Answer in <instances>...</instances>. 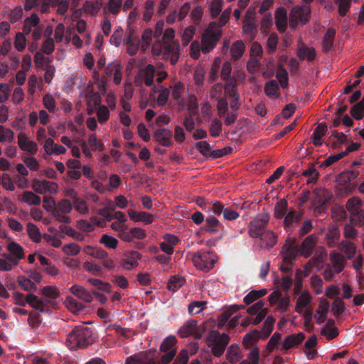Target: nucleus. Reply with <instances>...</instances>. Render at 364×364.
<instances>
[{"mask_svg": "<svg viewBox=\"0 0 364 364\" xmlns=\"http://www.w3.org/2000/svg\"><path fill=\"white\" fill-rule=\"evenodd\" d=\"M336 36V30L333 28L327 29L322 42L323 50L324 52H328L333 47Z\"/></svg>", "mask_w": 364, "mask_h": 364, "instance_id": "30", "label": "nucleus"}, {"mask_svg": "<svg viewBox=\"0 0 364 364\" xmlns=\"http://www.w3.org/2000/svg\"><path fill=\"white\" fill-rule=\"evenodd\" d=\"M221 227V223L216 218L213 216H208L205 220L202 230L210 234H215L218 232Z\"/></svg>", "mask_w": 364, "mask_h": 364, "instance_id": "26", "label": "nucleus"}, {"mask_svg": "<svg viewBox=\"0 0 364 364\" xmlns=\"http://www.w3.org/2000/svg\"><path fill=\"white\" fill-rule=\"evenodd\" d=\"M95 341L92 331L85 326H77L68 335L67 346L72 350L84 348Z\"/></svg>", "mask_w": 364, "mask_h": 364, "instance_id": "2", "label": "nucleus"}, {"mask_svg": "<svg viewBox=\"0 0 364 364\" xmlns=\"http://www.w3.org/2000/svg\"><path fill=\"white\" fill-rule=\"evenodd\" d=\"M31 187L36 193L41 195L56 193L58 190V186L56 183L47 180L40 181L35 179L32 183Z\"/></svg>", "mask_w": 364, "mask_h": 364, "instance_id": "11", "label": "nucleus"}, {"mask_svg": "<svg viewBox=\"0 0 364 364\" xmlns=\"http://www.w3.org/2000/svg\"><path fill=\"white\" fill-rule=\"evenodd\" d=\"M119 66V64L114 63H109L107 65L101 79V84L102 85L103 88L105 87L108 79L116 72L117 67Z\"/></svg>", "mask_w": 364, "mask_h": 364, "instance_id": "44", "label": "nucleus"}, {"mask_svg": "<svg viewBox=\"0 0 364 364\" xmlns=\"http://www.w3.org/2000/svg\"><path fill=\"white\" fill-rule=\"evenodd\" d=\"M340 230L338 226L335 224H331L328 227L327 232L325 235V240L327 246L329 248L338 247V245L340 243Z\"/></svg>", "mask_w": 364, "mask_h": 364, "instance_id": "15", "label": "nucleus"}, {"mask_svg": "<svg viewBox=\"0 0 364 364\" xmlns=\"http://www.w3.org/2000/svg\"><path fill=\"white\" fill-rule=\"evenodd\" d=\"M288 203L285 198L280 199L274 206V215L277 219L282 218L287 211Z\"/></svg>", "mask_w": 364, "mask_h": 364, "instance_id": "38", "label": "nucleus"}, {"mask_svg": "<svg viewBox=\"0 0 364 364\" xmlns=\"http://www.w3.org/2000/svg\"><path fill=\"white\" fill-rule=\"evenodd\" d=\"M124 42L127 46V53L131 56L135 55L139 48L140 40L139 37L134 36V31H131L125 37Z\"/></svg>", "mask_w": 364, "mask_h": 364, "instance_id": "18", "label": "nucleus"}, {"mask_svg": "<svg viewBox=\"0 0 364 364\" xmlns=\"http://www.w3.org/2000/svg\"><path fill=\"white\" fill-rule=\"evenodd\" d=\"M269 220V215L264 214L258 215L249 224V235L252 237H259L265 231L264 228Z\"/></svg>", "mask_w": 364, "mask_h": 364, "instance_id": "9", "label": "nucleus"}, {"mask_svg": "<svg viewBox=\"0 0 364 364\" xmlns=\"http://www.w3.org/2000/svg\"><path fill=\"white\" fill-rule=\"evenodd\" d=\"M311 9L306 5H297L293 7L290 11L289 21L291 28L296 29L299 23L306 24L309 21Z\"/></svg>", "mask_w": 364, "mask_h": 364, "instance_id": "7", "label": "nucleus"}, {"mask_svg": "<svg viewBox=\"0 0 364 364\" xmlns=\"http://www.w3.org/2000/svg\"><path fill=\"white\" fill-rule=\"evenodd\" d=\"M73 209L70 201L68 199H62L58 201L57 206L55 205V210L59 212H62L64 214L70 213Z\"/></svg>", "mask_w": 364, "mask_h": 364, "instance_id": "57", "label": "nucleus"}, {"mask_svg": "<svg viewBox=\"0 0 364 364\" xmlns=\"http://www.w3.org/2000/svg\"><path fill=\"white\" fill-rule=\"evenodd\" d=\"M6 249L11 253L12 258L16 260L18 266L19 261L25 257L23 248L16 242L12 241L6 245Z\"/></svg>", "mask_w": 364, "mask_h": 364, "instance_id": "22", "label": "nucleus"}, {"mask_svg": "<svg viewBox=\"0 0 364 364\" xmlns=\"http://www.w3.org/2000/svg\"><path fill=\"white\" fill-rule=\"evenodd\" d=\"M43 207L46 210L50 212L57 221L65 224H68L70 223V218L66 216L65 214L63 213L62 212H59L55 210V207H53V205H48L46 204H43Z\"/></svg>", "mask_w": 364, "mask_h": 364, "instance_id": "32", "label": "nucleus"}, {"mask_svg": "<svg viewBox=\"0 0 364 364\" xmlns=\"http://www.w3.org/2000/svg\"><path fill=\"white\" fill-rule=\"evenodd\" d=\"M245 46L242 41H235L230 49L231 56L234 60H238L243 55Z\"/></svg>", "mask_w": 364, "mask_h": 364, "instance_id": "43", "label": "nucleus"}, {"mask_svg": "<svg viewBox=\"0 0 364 364\" xmlns=\"http://www.w3.org/2000/svg\"><path fill=\"white\" fill-rule=\"evenodd\" d=\"M331 136L336 139V141L332 142L331 146L333 149L341 148L342 144L347 141V137L343 132H338L337 130L332 131Z\"/></svg>", "mask_w": 364, "mask_h": 364, "instance_id": "48", "label": "nucleus"}, {"mask_svg": "<svg viewBox=\"0 0 364 364\" xmlns=\"http://www.w3.org/2000/svg\"><path fill=\"white\" fill-rule=\"evenodd\" d=\"M312 297L309 292L304 291L301 294L296 301V311L301 314V308L307 306L311 302Z\"/></svg>", "mask_w": 364, "mask_h": 364, "instance_id": "34", "label": "nucleus"}, {"mask_svg": "<svg viewBox=\"0 0 364 364\" xmlns=\"http://www.w3.org/2000/svg\"><path fill=\"white\" fill-rule=\"evenodd\" d=\"M0 258V271L9 272L16 266V262L12 258L11 253H2Z\"/></svg>", "mask_w": 364, "mask_h": 364, "instance_id": "25", "label": "nucleus"}, {"mask_svg": "<svg viewBox=\"0 0 364 364\" xmlns=\"http://www.w3.org/2000/svg\"><path fill=\"white\" fill-rule=\"evenodd\" d=\"M345 303L340 297H336L332 304V311L335 316H339L345 310Z\"/></svg>", "mask_w": 364, "mask_h": 364, "instance_id": "54", "label": "nucleus"}, {"mask_svg": "<svg viewBox=\"0 0 364 364\" xmlns=\"http://www.w3.org/2000/svg\"><path fill=\"white\" fill-rule=\"evenodd\" d=\"M40 23V18L36 14H32L31 16L27 17L24 20L23 26V33L28 35L32 32V29L35 28Z\"/></svg>", "mask_w": 364, "mask_h": 364, "instance_id": "27", "label": "nucleus"}, {"mask_svg": "<svg viewBox=\"0 0 364 364\" xmlns=\"http://www.w3.org/2000/svg\"><path fill=\"white\" fill-rule=\"evenodd\" d=\"M361 200L356 197L350 198L346 203V208L350 213L361 210Z\"/></svg>", "mask_w": 364, "mask_h": 364, "instance_id": "55", "label": "nucleus"}, {"mask_svg": "<svg viewBox=\"0 0 364 364\" xmlns=\"http://www.w3.org/2000/svg\"><path fill=\"white\" fill-rule=\"evenodd\" d=\"M323 280L318 275H315L311 278V285L316 294H320L323 291Z\"/></svg>", "mask_w": 364, "mask_h": 364, "instance_id": "58", "label": "nucleus"}, {"mask_svg": "<svg viewBox=\"0 0 364 364\" xmlns=\"http://www.w3.org/2000/svg\"><path fill=\"white\" fill-rule=\"evenodd\" d=\"M305 339V334L304 333H299L296 334H291L285 338L283 344L282 350H287L291 348L298 346Z\"/></svg>", "mask_w": 364, "mask_h": 364, "instance_id": "20", "label": "nucleus"}, {"mask_svg": "<svg viewBox=\"0 0 364 364\" xmlns=\"http://www.w3.org/2000/svg\"><path fill=\"white\" fill-rule=\"evenodd\" d=\"M210 207L211 208L212 212L215 215L223 214L224 219L227 220H235L237 219L240 214L232 207L225 208L224 205L218 200H215L213 203H211Z\"/></svg>", "mask_w": 364, "mask_h": 364, "instance_id": "10", "label": "nucleus"}, {"mask_svg": "<svg viewBox=\"0 0 364 364\" xmlns=\"http://www.w3.org/2000/svg\"><path fill=\"white\" fill-rule=\"evenodd\" d=\"M222 122L218 119H214L212 120L209 131L210 135L213 137L219 136L222 132Z\"/></svg>", "mask_w": 364, "mask_h": 364, "instance_id": "52", "label": "nucleus"}, {"mask_svg": "<svg viewBox=\"0 0 364 364\" xmlns=\"http://www.w3.org/2000/svg\"><path fill=\"white\" fill-rule=\"evenodd\" d=\"M100 242L103 244L107 248L114 249L118 245V240L107 234H103L101 236Z\"/></svg>", "mask_w": 364, "mask_h": 364, "instance_id": "53", "label": "nucleus"}, {"mask_svg": "<svg viewBox=\"0 0 364 364\" xmlns=\"http://www.w3.org/2000/svg\"><path fill=\"white\" fill-rule=\"evenodd\" d=\"M23 33H18L16 35L14 46L17 50L23 51L26 48V38Z\"/></svg>", "mask_w": 364, "mask_h": 364, "instance_id": "64", "label": "nucleus"}, {"mask_svg": "<svg viewBox=\"0 0 364 364\" xmlns=\"http://www.w3.org/2000/svg\"><path fill=\"white\" fill-rule=\"evenodd\" d=\"M18 145L19 148L24 151H27L31 155L37 153V144L33 141H29L26 135L23 133H20L18 135Z\"/></svg>", "mask_w": 364, "mask_h": 364, "instance_id": "16", "label": "nucleus"}, {"mask_svg": "<svg viewBox=\"0 0 364 364\" xmlns=\"http://www.w3.org/2000/svg\"><path fill=\"white\" fill-rule=\"evenodd\" d=\"M184 283V279L179 276H173L169 279L167 288L168 290L172 291L173 292L178 290Z\"/></svg>", "mask_w": 364, "mask_h": 364, "instance_id": "46", "label": "nucleus"}, {"mask_svg": "<svg viewBox=\"0 0 364 364\" xmlns=\"http://www.w3.org/2000/svg\"><path fill=\"white\" fill-rule=\"evenodd\" d=\"M27 233L30 239L36 243H38L41 240V234L39 228L36 225L32 223H27Z\"/></svg>", "mask_w": 364, "mask_h": 364, "instance_id": "40", "label": "nucleus"}, {"mask_svg": "<svg viewBox=\"0 0 364 364\" xmlns=\"http://www.w3.org/2000/svg\"><path fill=\"white\" fill-rule=\"evenodd\" d=\"M141 73L144 77V84L147 87L151 86L154 84V77L155 73L154 66L149 64L144 70L141 71Z\"/></svg>", "mask_w": 364, "mask_h": 364, "instance_id": "35", "label": "nucleus"}, {"mask_svg": "<svg viewBox=\"0 0 364 364\" xmlns=\"http://www.w3.org/2000/svg\"><path fill=\"white\" fill-rule=\"evenodd\" d=\"M55 49V43L51 38H46L41 45V51L46 55H50Z\"/></svg>", "mask_w": 364, "mask_h": 364, "instance_id": "59", "label": "nucleus"}, {"mask_svg": "<svg viewBox=\"0 0 364 364\" xmlns=\"http://www.w3.org/2000/svg\"><path fill=\"white\" fill-rule=\"evenodd\" d=\"M172 136V132L169 129L162 128L157 129L154 134V137L156 140L163 146H171L173 144L171 140V137Z\"/></svg>", "mask_w": 364, "mask_h": 364, "instance_id": "19", "label": "nucleus"}, {"mask_svg": "<svg viewBox=\"0 0 364 364\" xmlns=\"http://www.w3.org/2000/svg\"><path fill=\"white\" fill-rule=\"evenodd\" d=\"M245 306L242 304H235L230 306L228 309L224 311L219 317L221 318L223 321H228L232 315L241 309H244Z\"/></svg>", "mask_w": 364, "mask_h": 364, "instance_id": "51", "label": "nucleus"}, {"mask_svg": "<svg viewBox=\"0 0 364 364\" xmlns=\"http://www.w3.org/2000/svg\"><path fill=\"white\" fill-rule=\"evenodd\" d=\"M208 341L212 344V353L215 357L221 356L230 341V337L226 333L220 334L218 331H210Z\"/></svg>", "mask_w": 364, "mask_h": 364, "instance_id": "8", "label": "nucleus"}, {"mask_svg": "<svg viewBox=\"0 0 364 364\" xmlns=\"http://www.w3.org/2000/svg\"><path fill=\"white\" fill-rule=\"evenodd\" d=\"M332 267L336 273H341L346 267V262L345 257L337 252H331L329 255Z\"/></svg>", "mask_w": 364, "mask_h": 364, "instance_id": "21", "label": "nucleus"}, {"mask_svg": "<svg viewBox=\"0 0 364 364\" xmlns=\"http://www.w3.org/2000/svg\"><path fill=\"white\" fill-rule=\"evenodd\" d=\"M60 231L66 234L68 236L72 237L76 240L78 241H83L85 239V236L73 229L72 228L65 226V225H60L59 227Z\"/></svg>", "mask_w": 364, "mask_h": 364, "instance_id": "47", "label": "nucleus"}, {"mask_svg": "<svg viewBox=\"0 0 364 364\" xmlns=\"http://www.w3.org/2000/svg\"><path fill=\"white\" fill-rule=\"evenodd\" d=\"M259 237L266 248L272 247L277 242V235L272 231H265Z\"/></svg>", "mask_w": 364, "mask_h": 364, "instance_id": "39", "label": "nucleus"}, {"mask_svg": "<svg viewBox=\"0 0 364 364\" xmlns=\"http://www.w3.org/2000/svg\"><path fill=\"white\" fill-rule=\"evenodd\" d=\"M188 109L190 115L196 116L198 114V104L197 97L194 95L189 96Z\"/></svg>", "mask_w": 364, "mask_h": 364, "instance_id": "56", "label": "nucleus"}, {"mask_svg": "<svg viewBox=\"0 0 364 364\" xmlns=\"http://www.w3.org/2000/svg\"><path fill=\"white\" fill-rule=\"evenodd\" d=\"M296 53L300 60H306L308 62L314 61L316 57L314 48L306 46L301 39H299L297 42Z\"/></svg>", "mask_w": 364, "mask_h": 364, "instance_id": "13", "label": "nucleus"}, {"mask_svg": "<svg viewBox=\"0 0 364 364\" xmlns=\"http://www.w3.org/2000/svg\"><path fill=\"white\" fill-rule=\"evenodd\" d=\"M216 26L217 22H210L208 28L202 36L201 51L204 54L210 53L216 46L221 38L222 30L220 28H215Z\"/></svg>", "mask_w": 364, "mask_h": 364, "instance_id": "4", "label": "nucleus"}, {"mask_svg": "<svg viewBox=\"0 0 364 364\" xmlns=\"http://www.w3.org/2000/svg\"><path fill=\"white\" fill-rule=\"evenodd\" d=\"M316 243V237L315 235L311 234L306 237L302 242L300 247H299L300 254L306 258L310 257Z\"/></svg>", "mask_w": 364, "mask_h": 364, "instance_id": "17", "label": "nucleus"}, {"mask_svg": "<svg viewBox=\"0 0 364 364\" xmlns=\"http://www.w3.org/2000/svg\"><path fill=\"white\" fill-rule=\"evenodd\" d=\"M340 251L345 254L346 259H352L356 254V247L353 242L348 240H343L338 245Z\"/></svg>", "mask_w": 364, "mask_h": 364, "instance_id": "24", "label": "nucleus"}, {"mask_svg": "<svg viewBox=\"0 0 364 364\" xmlns=\"http://www.w3.org/2000/svg\"><path fill=\"white\" fill-rule=\"evenodd\" d=\"M17 283L24 291H36L37 286L33 283L31 279H28L23 275H20L17 277Z\"/></svg>", "mask_w": 364, "mask_h": 364, "instance_id": "45", "label": "nucleus"}, {"mask_svg": "<svg viewBox=\"0 0 364 364\" xmlns=\"http://www.w3.org/2000/svg\"><path fill=\"white\" fill-rule=\"evenodd\" d=\"M44 107L50 112L53 113L55 110V100L50 94H46L43 97Z\"/></svg>", "mask_w": 364, "mask_h": 364, "instance_id": "60", "label": "nucleus"}, {"mask_svg": "<svg viewBox=\"0 0 364 364\" xmlns=\"http://www.w3.org/2000/svg\"><path fill=\"white\" fill-rule=\"evenodd\" d=\"M264 90L265 94L270 97H277L279 95V85L274 80L267 82L264 85Z\"/></svg>", "mask_w": 364, "mask_h": 364, "instance_id": "37", "label": "nucleus"}, {"mask_svg": "<svg viewBox=\"0 0 364 364\" xmlns=\"http://www.w3.org/2000/svg\"><path fill=\"white\" fill-rule=\"evenodd\" d=\"M65 303H66V305H67V307L74 311V312H80L82 311H83V309H85V306L77 301L76 299L70 297V296H67L66 299H65Z\"/></svg>", "mask_w": 364, "mask_h": 364, "instance_id": "50", "label": "nucleus"}, {"mask_svg": "<svg viewBox=\"0 0 364 364\" xmlns=\"http://www.w3.org/2000/svg\"><path fill=\"white\" fill-rule=\"evenodd\" d=\"M274 323V319L273 317L268 316L263 323L261 332L257 330H254L244 336L242 341L244 346L246 347H250L259 338L266 339L268 338L273 330Z\"/></svg>", "mask_w": 364, "mask_h": 364, "instance_id": "5", "label": "nucleus"}, {"mask_svg": "<svg viewBox=\"0 0 364 364\" xmlns=\"http://www.w3.org/2000/svg\"><path fill=\"white\" fill-rule=\"evenodd\" d=\"M23 16V9L21 6H16L14 9L10 11L8 16V19L12 23H14L20 21Z\"/></svg>", "mask_w": 364, "mask_h": 364, "instance_id": "63", "label": "nucleus"}, {"mask_svg": "<svg viewBox=\"0 0 364 364\" xmlns=\"http://www.w3.org/2000/svg\"><path fill=\"white\" fill-rule=\"evenodd\" d=\"M155 54H161L162 58L175 65L180 57V45L178 41L162 42L156 41L152 48Z\"/></svg>", "mask_w": 364, "mask_h": 364, "instance_id": "3", "label": "nucleus"}, {"mask_svg": "<svg viewBox=\"0 0 364 364\" xmlns=\"http://www.w3.org/2000/svg\"><path fill=\"white\" fill-rule=\"evenodd\" d=\"M302 216V213L300 211H289L284 217L283 225L285 228H291L294 223H297L300 221Z\"/></svg>", "mask_w": 364, "mask_h": 364, "instance_id": "29", "label": "nucleus"}, {"mask_svg": "<svg viewBox=\"0 0 364 364\" xmlns=\"http://www.w3.org/2000/svg\"><path fill=\"white\" fill-rule=\"evenodd\" d=\"M26 304H30L33 309L41 312L45 311L47 306V300H38L37 296L33 294H28L25 298Z\"/></svg>", "mask_w": 364, "mask_h": 364, "instance_id": "28", "label": "nucleus"}, {"mask_svg": "<svg viewBox=\"0 0 364 364\" xmlns=\"http://www.w3.org/2000/svg\"><path fill=\"white\" fill-rule=\"evenodd\" d=\"M267 293V291L265 289H262L260 290H252L244 297L243 301L247 305H249L251 303L254 302L255 301L264 296Z\"/></svg>", "mask_w": 364, "mask_h": 364, "instance_id": "42", "label": "nucleus"}, {"mask_svg": "<svg viewBox=\"0 0 364 364\" xmlns=\"http://www.w3.org/2000/svg\"><path fill=\"white\" fill-rule=\"evenodd\" d=\"M70 292L81 300L90 303L93 300L92 292L88 291L84 287L79 285H73L70 289Z\"/></svg>", "mask_w": 364, "mask_h": 364, "instance_id": "23", "label": "nucleus"}, {"mask_svg": "<svg viewBox=\"0 0 364 364\" xmlns=\"http://www.w3.org/2000/svg\"><path fill=\"white\" fill-rule=\"evenodd\" d=\"M338 7V13L341 16H345L350 9L351 0H335Z\"/></svg>", "mask_w": 364, "mask_h": 364, "instance_id": "62", "label": "nucleus"}, {"mask_svg": "<svg viewBox=\"0 0 364 364\" xmlns=\"http://www.w3.org/2000/svg\"><path fill=\"white\" fill-rule=\"evenodd\" d=\"M87 282L93 287H96L97 289L109 293L111 285L107 282H104L100 279L90 278L87 279Z\"/></svg>", "mask_w": 364, "mask_h": 364, "instance_id": "49", "label": "nucleus"}, {"mask_svg": "<svg viewBox=\"0 0 364 364\" xmlns=\"http://www.w3.org/2000/svg\"><path fill=\"white\" fill-rule=\"evenodd\" d=\"M192 260L197 269L208 272L213 268L217 261V255L213 251L201 250L193 254Z\"/></svg>", "mask_w": 364, "mask_h": 364, "instance_id": "6", "label": "nucleus"}, {"mask_svg": "<svg viewBox=\"0 0 364 364\" xmlns=\"http://www.w3.org/2000/svg\"><path fill=\"white\" fill-rule=\"evenodd\" d=\"M295 240L290 244H285L282 250L284 263L293 265V262L296 259L299 252H300L298 246L295 245Z\"/></svg>", "mask_w": 364, "mask_h": 364, "instance_id": "14", "label": "nucleus"}, {"mask_svg": "<svg viewBox=\"0 0 364 364\" xmlns=\"http://www.w3.org/2000/svg\"><path fill=\"white\" fill-rule=\"evenodd\" d=\"M141 259V255L137 251L126 252L120 259V266L127 270H131L139 264V260Z\"/></svg>", "mask_w": 364, "mask_h": 364, "instance_id": "12", "label": "nucleus"}, {"mask_svg": "<svg viewBox=\"0 0 364 364\" xmlns=\"http://www.w3.org/2000/svg\"><path fill=\"white\" fill-rule=\"evenodd\" d=\"M226 357L229 362L235 363L241 358L239 346L236 344H232L227 350Z\"/></svg>", "mask_w": 364, "mask_h": 364, "instance_id": "36", "label": "nucleus"}, {"mask_svg": "<svg viewBox=\"0 0 364 364\" xmlns=\"http://www.w3.org/2000/svg\"><path fill=\"white\" fill-rule=\"evenodd\" d=\"M276 77L279 82V84L283 89H286L288 87L289 83V76L287 70L282 66L279 65Z\"/></svg>", "mask_w": 364, "mask_h": 364, "instance_id": "41", "label": "nucleus"}, {"mask_svg": "<svg viewBox=\"0 0 364 364\" xmlns=\"http://www.w3.org/2000/svg\"><path fill=\"white\" fill-rule=\"evenodd\" d=\"M196 329V320L191 319L186 322L178 331L181 338H187L192 336L193 331Z\"/></svg>", "mask_w": 364, "mask_h": 364, "instance_id": "33", "label": "nucleus"}, {"mask_svg": "<svg viewBox=\"0 0 364 364\" xmlns=\"http://www.w3.org/2000/svg\"><path fill=\"white\" fill-rule=\"evenodd\" d=\"M196 32V28L193 26L186 27L182 34V41L184 46L189 43Z\"/></svg>", "mask_w": 364, "mask_h": 364, "instance_id": "61", "label": "nucleus"}, {"mask_svg": "<svg viewBox=\"0 0 364 364\" xmlns=\"http://www.w3.org/2000/svg\"><path fill=\"white\" fill-rule=\"evenodd\" d=\"M20 200L28 205H38L41 203V198L33 192L29 191L23 192Z\"/></svg>", "mask_w": 364, "mask_h": 364, "instance_id": "31", "label": "nucleus"}, {"mask_svg": "<svg viewBox=\"0 0 364 364\" xmlns=\"http://www.w3.org/2000/svg\"><path fill=\"white\" fill-rule=\"evenodd\" d=\"M176 342L177 339L174 336H168L164 339L159 350L164 354L161 356L160 361L155 356L151 355L152 352H156V350H150L128 357L124 364H168L176 355Z\"/></svg>", "mask_w": 364, "mask_h": 364, "instance_id": "1", "label": "nucleus"}]
</instances>
